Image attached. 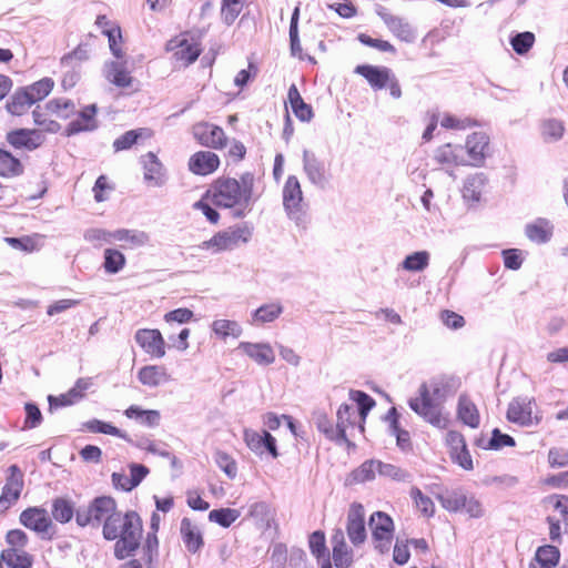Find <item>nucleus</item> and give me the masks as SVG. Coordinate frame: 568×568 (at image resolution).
<instances>
[{
  "instance_id": "f257e3e1",
  "label": "nucleus",
  "mask_w": 568,
  "mask_h": 568,
  "mask_svg": "<svg viewBox=\"0 0 568 568\" xmlns=\"http://www.w3.org/2000/svg\"><path fill=\"white\" fill-rule=\"evenodd\" d=\"M254 174L245 172L240 180L217 179L206 192V196L219 207L234 209L233 216L244 217L252 210Z\"/></svg>"
},
{
  "instance_id": "f03ea898",
  "label": "nucleus",
  "mask_w": 568,
  "mask_h": 568,
  "mask_svg": "<svg viewBox=\"0 0 568 568\" xmlns=\"http://www.w3.org/2000/svg\"><path fill=\"white\" fill-rule=\"evenodd\" d=\"M459 387V381L455 377H440L419 386V396L410 398L409 407L426 422L438 428L447 426V418L442 415L440 406L436 402L444 400L454 395Z\"/></svg>"
},
{
  "instance_id": "7ed1b4c3",
  "label": "nucleus",
  "mask_w": 568,
  "mask_h": 568,
  "mask_svg": "<svg viewBox=\"0 0 568 568\" xmlns=\"http://www.w3.org/2000/svg\"><path fill=\"white\" fill-rule=\"evenodd\" d=\"M142 520L138 513H119L115 518L102 526L105 540H115L114 557L119 560L132 557L141 545Z\"/></svg>"
},
{
  "instance_id": "20e7f679",
  "label": "nucleus",
  "mask_w": 568,
  "mask_h": 568,
  "mask_svg": "<svg viewBox=\"0 0 568 568\" xmlns=\"http://www.w3.org/2000/svg\"><path fill=\"white\" fill-rule=\"evenodd\" d=\"M120 511L116 503L112 497H95L88 506L79 507L75 510V521L80 527L93 526L99 527L101 524L106 525L115 518Z\"/></svg>"
},
{
  "instance_id": "39448f33",
  "label": "nucleus",
  "mask_w": 568,
  "mask_h": 568,
  "mask_svg": "<svg viewBox=\"0 0 568 568\" xmlns=\"http://www.w3.org/2000/svg\"><path fill=\"white\" fill-rule=\"evenodd\" d=\"M283 207L290 220L297 226L307 222V205L304 202L301 183L295 175H288L283 186Z\"/></svg>"
},
{
  "instance_id": "423d86ee",
  "label": "nucleus",
  "mask_w": 568,
  "mask_h": 568,
  "mask_svg": "<svg viewBox=\"0 0 568 568\" xmlns=\"http://www.w3.org/2000/svg\"><path fill=\"white\" fill-rule=\"evenodd\" d=\"M251 236L252 227L243 223L216 233L212 239L204 241L200 247L202 250H213L214 253L230 251L247 243Z\"/></svg>"
},
{
  "instance_id": "0eeeda50",
  "label": "nucleus",
  "mask_w": 568,
  "mask_h": 568,
  "mask_svg": "<svg viewBox=\"0 0 568 568\" xmlns=\"http://www.w3.org/2000/svg\"><path fill=\"white\" fill-rule=\"evenodd\" d=\"M375 548L384 554L389 550L394 532V523L390 516L383 511H375L369 518Z\"/></svg>"
},
{
  "instance_id": "6e6552de",
  "label": "nucleus",
  "mask_w": 568,
  "mask_h": 568,
  "mask_svg": "<svg viewBox=\"0 0 568 568\" xmlns=\"http://www.w3.org/2000/svg\"><path fill=\"white\" fill-rule=\"evenodd\" d=\"M535 402L528 397L514 398L507 409V419L520 426L530 427L540 423L541 416L534 412Z\"/></svg>"
},
{
  "instance_id": "1a4fd4ad",
  "label": "nucleus",
  "mask_w": 568,
  "mask_h": 568,
  "mask_svg": "<svg viewBox=\"0 0 568 568\" xmlns=\"http://www.w3.org/2000/svg\"><path fill=\"white\" fill-rule=\"evenodd\" d=\"M376 13L392 34L400 41L413 43L417 39L416 29L407 19L392 14L386 8L381 6L376 9Z\"/></svg>"
},
{
  "instance_id": "9d476101",
  "label": "nucleus",
  "mask_w": 568,
  "mask_h": 568,
  "mask_svg": "<svg viewBox=\"0 0 568 568\" xmlns=\"http://www.w3.org/2000/svg\"><path fill=\"white\" fill-rule=\"evenodd\" d=\"M7 142L17 150L34 151L45 141V134L37 129H16L7 133Z\"/></svg>"
},
{
  "instance_id": "9b49d317",
  "label": "nucleus",
  "mask_w": 568,
  "mask_h": 568,
  "mask_svg": "<svg viewBox=\"0 0 568 568\" xmlns=\"http://www.w3.org/2000/svg\"><path fill=\"white\" fill-rule=\"evenodd\" d=\"M303 170L311 184L324 190L329 183L325 163L308 150L303 152Z\"/></svg>"
},
{
  "instance_id": "f8f14e48",
  "label": "nucleus",
  "mask_w": 568,
  "mask_h": 568,
  "mask_svg": "<svg viewBox=\"0 0 568 568\" xmlns=\"http://www.w3.org/2000/svg\"><path fill=\"white\" fill-rule=\"evenodd\" d=\"M193 135L203 146L212 149H222L226 143L224 130L209 122H200L193 125Z\"/></svg>"
},
{
  "instance_id": "ddd939ff",
  "label": "nucleus",
  "mask_w": 568,
  "mask_h": 568,
  "mask_svg": "<svg viewBox=\"0 0 568 568\" xmlns=\"http://www.w3.org/2000/svg\"><path fill=\"white\" fill-rule=\"evenodd\" d=\"M347 536L354 546L362 545L366 539L365 510L363 505L353 503L347 514Z\"/></svg>"
},
{
  "instance_id": "4468645a",
  "label": "nucleus",
  "mask_w": 568,
  "mask_h": 568,
  "mask_svg": "<svg viewBox=\"0 0 568 568\" xmlns=\"http://www.w3.org/2000/svg\"><path fill=\"white\" fill-rule=\"evenodd\" d=\"M244 442L256 455H263L267 452L273 458L278 457L276 439L267 430L260 434L253 429H244Z\"/></svg>"
},
{
  "instance_id": "2eb2a0df",
  "label": "nucleus",
  "mask_w": 568,
  "mask_h": 568,
  "mask_svg": "<svg viewBox=\"0 0 568 568\" xmlns=\"http://www.w3.org/2000/svg\"><path fill=\"white\" fill-rule=\"evenodd\" d=\"M134 338L149 355L156 358H161L165 355V342L159 329H138Z\"/></svg>"
},
{
  "instance_id": "dca6fc26",
  "label": "nucleus",
  "mask_w": 568,
  "mask_h": 568,
  "mask_svg": "<svg viewBox=\"0 0 568 568\" xmlns=\"http://www.w3.org/2000/svg\"><path fill=\"white\" fill-rule=\"evenodd\" d=\"M9 476L0 496V508H8L16 503L23 488V474L17 465L9 467Z\"/></svg>"
},
{
  "instance_id": "f3484780",
  "label": "nucleus",
  "mask_w": 568,
  "mask_h": 568,
  "mask_svg": "<svg viewBox=\"0 0 568 568\" xmlns=\"http://www.w3.org/2000/svg\"><path fill=\"white\" fill-rule=\"evenodd\" d=\"M19 520L26 528L40 535L48 534L49 529L52 527L48 511L41 507H29L24 509L20 514Z\"/></svg>"
},
{
  "instance_id": "a211bd4d",
  "label": "nucleus",
  "mask_w": 568,
  "mask_h": 568,
  "mask_svg": "<svg viewBox=\"0 0 568 568\" xmlns=\"http://www.w3.org/2000/svg\"><path fill=\"white\" fill-rule=\"evenodd\" d=\"M103 73L105 79L118 88H130L134 82L126 59L105 62Z\"/></svg>"
},
{
  "instance_id": "6ab92c4d",
  "label": "nucleus",
  "mask_w": 568,
  "mask_h": 568,
  "mask_svg": "<svg viewBox=\"0 0 568 568\" xmlns=\"http://www.w3.org/2000/svg\"><path fill=\"white\" fill-rule=\"evenodd\" d=\"M140 162L144 170L143 179L149 185L160 187L165 184V169L153 152L143 154L140 159Z\"/></svg>"
},
{
  "instance_id": "aec40b11",
  "label": "nucleus",
  "mask_w": 568,
  "mask_h": 568,
  "mask_svg": "<svg viewBox=\"0 0 568 568\" xmlns=\"http://www.w3.org/2000/svg\"><path fill=\"white\" fill-rule=\"evenodd\" d=\"M98 108L95 104L84 106L75 119L70 121L65 128L67 135H74L80 132L93 131L98 128V121L95 118Z\"/></svg>"
},
{
  "instance_id": "412c9836",
  "label": "nucleus",
  "mask_w": 568,
  "mask_h": 568,
  "mask_svg": "<svg viewBox=\"0 0 568 568\" xmlns=\"http://www.w3.org/2000/svg\"><path fill=\"white\" fill-rule=\"evenodd\" d=\"M489 138L484 132H475L467 138L466 150L469 156L468 164L478 166L486 158V150L488 149Z\"/></svg>"
},
{
  "instance_id": "4be33fe9",
  "label": "nucleus",
  "mask_w": 568,
  "mask_h": 568,
  "mask_svg": "<svg viewBox=\"0 0 568 568\" xmlns=\"http://www.w3.org/2000/svg\"><path fill=\"white\" fill-rule=\"evenodd\" d=\"M220 165L219 156L211 151H199L189 161V169L197 175L213 173Z\"/></svg>"
},
{
  "instance_id": "5701e85b",
  "label": "nucleus",
  "mask_w": 568,
  "mask_h": 568,
  "mask_svg": "<svg viewBox=\"0 0 568 568\" xmlns=\"http://www.w3.org/2000/svg\"><path fill=\"white\" fill-rule=\"evenodd\" d=\"M239 348L258 365H271L275 361L274 351L267 343L241 342Z\"/></svg>"
},
{
  "instance_id": "b1692460",
  "label": "nucleus",
  "mask_w": 568,
  "mask_h": 568,
  "mask_svg": "<svg viewBox=\"0 0 568 568\" xmlns=\"http://www.w3.org/2000/svg\"><path fill=\"white\" fill-rule=\"evenodd\" d=\"M33 557L24 549L6 548L0 554V568H31Z\"/></svg>"
},
{
  "instance_id": "393cba45",
  "label": "nucleus",
  "mask_w": 568,
  "mask_h": 568,
  "mask_svg": "<svg viewBox=\"0 0 568 568\" xmlns=\"http://www.w3.org/2000/svg\"><path fill=\"white\" fill-rule=\"evenodd\" d=\"M355 72L364 77L371 87L376 90L384 89L393 73L388 68H378L368 64L357 65Z\"/></svg>"
},
{
  "instance_id": "a878e982",
  "label": "nucleus",
  "mask_w": 568,
  "mask_h": 568,
  "mask_svg": "<svg viewBox=\"0 0 568 568\" xmlns=\"http://www.w3.org/2000/svg\"><path fill=\"white\" fill-rule=\"evenodd\" d=\"M287 100L293 113L300 121L308 122L313 119L312 106L304 102L295 84H291L288 88Z\"/></svg>"
},
{
  "instance_id": "bb28decb",
  "label": "nucleus",
  "mask_w": 568,
  "mask_h": 568,
  "mask_svg": "<svg viewBox=\"0 0 568 568\" xmlns=\"http://www.w3.org/2000/svg\"><path fill=\"white\" fill-rule=\"evenodd\" d=\"M138 379L141 384L149 387H158L170 379L166 369L163 366L148 365L140 368Z\"/></svg>"
},
{
  "instance_id": "cd10ccee",
  "label": "nucleus",
  "mask_w": 568,
  "mask_h": 568,
  "mask_svg": "<svg viewBox=\"0 0 568 568\" xmlns=\"http://www.w3.org/2000/svg\"><path fill=\"white\" fill-rule=\"evenodd\" d=\"M457 415L465 425L471 428L479 426L480 417L478 409L474 402L466 395H462L458 399Z\"/></svg>"
},
{
  "instance_id": "c85d7f7f",
  "label": "nucleus",
  "mask_w": 568,
  "mask_h": 568,
  "mask_svg": "<svg viewBox=\"0 0 568 568\" xmlns=\"http://www.w3.org/2000/svg\"><path fill=\"white\" fill-rule=\"evenodd\" d=\"M181 535L190 552L195 554L203 546V537L200 529L189 518H183L181 521Z\"/></svg>"
},
{
  "instance_id": "c756f323",
  "label": "nucleus",
  "mask_w": 568,
  "mask_h": 568,
  "mask_svg": "<svg viewBox=\"0 0 568 568\" xmlns=\"http://www.w3.org/2000/svg\"><path fill=\"white\" fill-rule=\"evenodd\" d=\"M526 236L535 243H546L552 235V225L546 219H537L534 223L527 224Z\"/></svg>"
},
{
  "instance_id": "7c9ffc66",
  "label": "nucleus",
  "mask_w": 568,
  "mask_h": 568,
  "mask_svg": "<svg viewBox=\"0 0 568 568\" xmlns=\"http://www.w3.org/2000/svg\"><path fill=\"white\" fill-rule=\"evenodd\" d=\"M124 415L130 419H135L148 427H156L161 420V414L156 409H142L136 405H131L125 409Z\"/></svg>"
},
{
  "instance_id": "2f4dec72",
  "label": "nucleus",
  "mask_w": 568,
  "mask_h": 568,
  "mask_svg": "<svg viewBox=\"0 0 568 568\" xmlns=\"http://www.w3.org/2000/svg\"><path fill=\"white\" fill-rule=\"evenodd\" d=\"M487 179L484 173H476L466 179L463 196L464 199L473 202H479L484 187L486 185Z\"/></svg>"
},
{
  "instance_id": "473e14b6",
  "label": "nucleus",
  "mask_w": 568,
  "mask_h": 568,
  "mask_svg": "<svg viewBox=\"0 0 568 568\" xmlns=\"http://www.w3.org/2000/svg\"><path fill=\"white\" fill-rule=\"evenodd\" d=\"M465 496L466 494H464L462 489H446L445 491L437 494L436 498L443 508L452 513H457L463 509Z\"/></svg>"
},
{
  "instance_id": "72a5a7b5",
  "label": "nucleus",
  "mask_w": 568,
  "mask_h": 568,
  "mask_svg": "<svg viewBox=\"0 0 568 568\" xmlns=\"http://www.w3.org/2000/svg\"><path fill=\"white\" fill-rule=\"evenodd\" d=\"M24 168L19 159L9 151L0 149V175L3 178H14L23 173Z\"/></svg>"
},
{
  "instance_id": "f704fd0d",
  "label": "nucleus",
  "mask_w": 568,
  "mask_h": 568,
  "mask_svg": "<svg viewBox=\"0 0 568 568\" xmlns=\"http://www.w3.org/2000/svg\"><path fill=\"white\" fill-rule=\"evenodd\" d=\"M355 415V410L352 405L349 404H342L336 413V428L339 433V436L344 444H347L348 446L352 444L346 436V429L348 426L354 425L353 417Z\"/></svg>"
},
{
  "instance_id": "c9c22d12",
  "label": "nucleus",
  "mask_w": 568,
  "mask_h": 568,
  "mask_svg": "<svg viewBox=\"0 0 568 568\" xmlns=\"http://www.w3.org/2000/svg\"><path fill=\"white\" fill-rule=\"evenodd\" d=\"M32 104V98L28 94L24 88L17 90L11 99L7 102V110L13 115L23 114Z\"/></svg>"
},
{
  "instance_id": "e433bc0d",
  "label": "nucleus",
  "mask_w": 568,
  "mask_h": 568,
  "mask_svg": "<svg viewBox=\"0 0 568 568\" xmlns=\"http://www.w3.org/2000/svg\"><path fill=\"white\" fill-rule=\"evenodd\" d=\"M83 429H87L91 433H101V434L116 436V437H120V438L126 440L128 443H131V438L125 433H123L118 427H115L109 423L102 422L100 419L94 418V419L85 422L83 424Z\"/></svg>"
},
{
  "instance_id": "4c0bfd02",
  "label": "nucleus",
  "mask_w": 568,
  "mask_h": 568,
  "mask_svg": "<svg viewBox=\"0 0 568 568\" xmlns=\"http://www.w3.org/2000/svg\"><path fill=\"white\" fill-rule=\"evenodd\" d=\"M377 474V460H365L361 466L351 473V483L362 484L375 479Z\"/></svg>"
},
{
  "instance_id": "58836bf2",
  "label": "nucleus",
  "mask_w": 568,
  "mask_h": 568,
  "mask_svg": "<svg viewBox=\"0 0 568 568\" xmlns=\"http://www.w3.org/2000/svg\"><path fill=\"white\" fill-rule=\"evenodd\" d=\"M51 514L57 521L65 524L72 519L75 513L72 501L65 498H55L52 501Z\"/></svg>"
},
{
  "instance_id": "ea45409f",
  "label": "nucleus",
  "mask_w": 568,
  "mask_h": 568,
  "mask_svg": "<svg viewBox=\"0 0 568 568\" xmlns=\"http://www.w3.org/2000/svg\"><path fill=\"white\" fill-rule=\"evenodd\" d=\"M463 152L462 146H454L450 143H447L436 150L435 160L438 163H454V164H465L463 160L459 159L460 153Z\"/></svg>"
},
{
  "instance_id": "a19ab883",
  "label": "nucleus",
  "mask_w": 568,
  "mask_h": 568,
  "mask_svg": "<svg viewBox=\"0 0 568 568\" xmlns=\"http://www.w3.org/2000/svg\"><path fill=\"white\" fill-rule=\"evenodd\" d=\"M241 516L240 510L234 508H220L213 509L209 514V520L220 525L223 528H229Z\"/></svg>"
},
{
  "instance_id": "79ce46f5",
  "label": "nucleus",
  "mask_w": 568,
  "mask_h": 568,
  "mask_svg": "<svg viewBox=\"0 0 568 568\" xmlns=\"http://www.w3.org/2000/svg\"><path fill=\"white\" fill-rule=\"evenodd\" d=\"M429 264V253L418 251L407 255L402 262V267L409 272H422Z\"/></svg>"
},
{
  "instance_id": "37998d69",
  "label": "nucleus",
  "mask_w": 568,
  "mask_h": 568,
  "mask_svg": "<svg viewBox=\"0 0 568 568\" xmlns=\"http://www.w3.org/2000/svg\"><path fill=\"white\" fill-rule=\"evenodd\" d=\"M125 256L115 248L104 250V271L109 274L119 273L125 265Z\"/></svg>"
},
{
  "instance_id": "c03bdc74",
  "label": "nucleus",
  "mask_w": 568,
  "mask_h": 568,
  "mask_svg": "<svg viewBox=\"0 0 568 568\" xmlns=\"http://www.w3.org/2000/svg\"><path fill=\"white\" fill-rule=\"evenodd\" d=\"M212 331L221 338H226L227 336L236 338L242 334L241 325L230 320H215L212 323Z\"/></svg>"
},
{
  "instance_id": "a18cd8bd",
  "label": "nucleus",
  "mask_w": 568,
  "mask_h": 568,
  "mask_svg": "<svg viewBox=\"0 0 568 568\" xmlns=\"http://www.w3.org/2000/svg\"><path fill=\"white\" fill-rule=\"evenodd\" d=\"M283 312L278 303L264 304L253 313V323H270L275 321Z\"/></svg>"
},
{
  "instance_id": "49530a36",
  "label": "nucleus",
  "mask_w": 568,
  "mask_h": 568,
  "mask_svg": "<svg viewBox=\"0 0 568 568\" xmlns=\"http://www.w3.org/2000/svg\"><path fill=\"white\" fill-rule=\"evenodd\" d=\"M114 241H125L133 246H143L149 242V235L143 231L120 229L113 231Z\"/></svg>"
},
{
  "instance_id": "de8ad7c7",
  "label": "nucleus",
  "mask_w": 568,
  "mask_h": 568,
  "mask_svg": "<svg viewBox=\"0 0 568 568\" xmlns=\"http://www.w3.org/2000/svg\"><path fill=\"white\" fill-rule=\"evenodd\" d=\"M244 7L243 0H222L221 18L226 26H231L240 16Z\"/></svg>"
},
{
  "instance_id": "09e8293b",
  "label": "nucleus",
  "mask_w": 568,
  "mask_h": 568,
  "mask_svg": "<svg viewBox=\"0 0 568 568\" xmlns=\"http://www.w3.org/2000/svg\"><path fill=\"white\" fill-rule=\"evenodd\" d=\"M248 516L261 526L270 527L272 518L270 505L265 501H255L248 507Z\"/></svg>"
},
{
  "instance_id": "8fccbe9b",
  "label": "nucleus",
  "mask_w": 568,
  "mask_h": 568,
  "mask_svg": "<svg viewBox=\"0 0 568 568\" xmlns=\"http://www.w3.org/2000/svg\"><path fill=\"white\" fill-rule=\"evenodd\" d=\"M103 34L108 37L109 48L116 60L126 59L122 50V33L120 27H112L103 30Z\"/></svg>"
},
{
  "instance_id": "3c124183",
  "label": "nucleus",
  "mask_w": 568,
  "mask_h": 568,
  "mask_svg": "<svg viewBox=\"0 0 568 568\" xmlns=\"http://www.w3.org/2000/svg\"><path fill=\"white\" fill-rule=\"evenodd\" d=\"M148 129H138V130H130L126 131L124 134L119 136L113 142L114 150L123 151L130 149L132 145H134L140 138L144 135V133H148Z\"/></svg>"
},
{
  "instance_id": "603ef678",
  "label": "nucleus",
  "mask_w": 568,
  "mask_h": 568,
  "mask_svg": "<svg viewBox=\"0 0 568 568\" xmlns=\"http://www.w3.org/2000/svg\"><path fill=\"white\" fill-rule=\"evenodd\" d=\"M349 398L357 404L358 414L364 422L369 410L375 406V400L365 392L354 389L349 392Z\"/></svg>"
},
{
  "instance_id": "864d4df0",
  "label": "nucleus",
  "mask_w": 568,
  "mask_h": 568,
  "mask_svg": "<svg viewBox=\"0 0 568 568\" xmlns=\"http://www.w3.org/2000/svg\"><path fill=\"white\" fill-rule=\"evenodd\" d=\"M534 558L542 564L548 565L550 568H555L559 562L560 552L556 546L544 545L538 547Z\"/></svg>"
},
{
  "instance_id": "5fc2aeb1",
  "label": "nucleus",
  "mask_w": 568,
  "mask_h": 568,
  "mask_svg": "<svg viewBox=\"0 0 568 568\" xmlns=\"http://www.w3.org/2000/svg\"><path fill=\"white\" fill-rule=\"evenodd\" d=\"M48 110L62 119H68L75 114V104L69 99H54L48 102Z\"/></svg>"
},
{
  "instance_id": "6e6d98bb",
  "label": "nucleus",
  "mask_w": 568,
  "mask_h": 568,
  "mask_svg": "<svg viewBox=\"0 0 568 568\" xmlns=\"http://www.w3.org/2000/svg\"><path fill=\"white\" fill-rule=\"evenodd\" d=\"M53 88V81L50 78L41 79L33 84L24 88L28 94L32 98L33 102H38L44 99L51 92Z\"/></svg>"
},
{
  "instance_id": "4d7b16f0",
  "label": "nucleus",
  "mask_w": 568,
  "mask_h": 568,
  "mask_svg": "<svg viewBox=\"0 0 568 568\" xmlns=\"http://www.w3.org/2000/svg\"><path fill=\"white\" fill-rule=\"evenodd\" d=\"M410 497L414 500L416 507L427 517H432L435 513V505L433 500L424 495L417 487L410 489Z\"/></svg>"
},
{
  "instance_id": "13d9d810",
  "label": "nucleus",
  "mask_w": 568,
  "mask_h": 568,
  "mask_svg": "<svg viewBox=\"0 0 568 568\" xmlns=\"http://www.w3.org/2000/svg\"><path fill=\"white\" fill-rule=\"evenodd\" d=\"M83 237L95 246H101L104 243H112L114 241L113 232L98 227L87 230Z\"/></svg>"
},
{
  "instance_id": "bf43d9fd",
  "label": "nucleus",
  "mask_w": 568,
  "mask_h": 568,
  "mask_svg": "<svg viewBox=\"0 0 568 568\" xmlns=\"http://www.w3.org/2000/svg\"><path fill=\"white\" fill-rule=\"evenodd\" d=\"M316 427L321 433H323L326 436L327 439L333 440L337 444H344L336 428V425L334 426L326 415L317 416Z\"/></svg>"
},
{
  "instance_id": "052dcab7",
  "label": "nucleus",
  "mask_w": 568,
  "mask_h": 568,
  "mask_svg": "<svg viewBox=\"0 0 568 568\" xmlns=\"http://www.w3.org/2000/svg\"><path fill=\"white\" fill-rule=\"evenodd\" d=\"M377 474L382 477L392 478L398 481H406L409 477L408 473L402 468L377 460Z\"/></svg>"
},
{
  "instance_id": "680f3d73",
  "label": "nucleus",
  "mask_w": 568,
  "mask_h": 568,
  "mask_svg": "<svg viewBox=\"0 0 568 568\" xmlns=\"http://www.w3.org/2000/svg\"><path fill=\"white\" fill-rule=\"evenodd\" d=\"M214 460L219 468L223 470L229 478L233 479L236 477V463L229 454L217 450L214 455Z\"/></svg>"
},
{
  "instance_id": "e2e57ef3",
  "label": "nucleus",
  "mask_w": 568,
  "mask_h": 568,
  "mask_svg": "<svg viewBox=\"0 0 568 568\" xmlns=\"http://www.w3.org/2000/svg\"><path fill=\"white\" fill-rule=\"evenodd\" d=\"M535 42L534 33L526 31L514 36L510 40L514 51L518 54H525L529 51Z\"/></svg>"
},
{
  "instance_id": "0e129e2a",
  "label": "nucleus",
  "mask_w": 568,
  "mask_h": 568,
  "mask_svg": "<svg viewBox=\"0 0 568 568\" xmlns=\"http://www.w3.org/2000/svg\"><path fill=\"white\" fill-rule=\"evenodd\" d=\"M565 126L559 120H547L542 123L541 134L545 141H557L561 139Z\"/></svg>"
},
{
  "instance_id": "69168bd1",
  "label": "nucleus",
  "mask_w": 568,
  "mask_h": 568,
  "mask_svg": "<svg viewBox=\"0 0 568 568\" xmlns=\"http://www.w3.org/2000/svg\"><path fill=\"white\" fill-rule=\"evenodd\" d=\"M333 561L337 568H347L353 562V551L347 547V545L334 546Z\"/></svg>"
},
{
  "instance_id": "338daca9",
  "label": "nucleus",
  "mask_w": 568,
  "mask_h": 568,
  "mask_svg": "<svg viewBox=\"0 0 568 568\" xmlns=\"http://www.w3.org/2000/svg\"><path fill=\"white\" fill-rule=\"evenodd\" d=\"M515 439L507 435L501 433L498 428L493 429L491 432V438L489 439L487 446H485L486 449H494L498 450L505 446L513 447L515 446Z\"/></svg>"
},
{
  "instance_id": "774afa93",
  "label": "nucleus",
  "mask_w": 568,
  "mask_h": 568,
  "mask_svg": "<svg viewBox=\"0 0 568 568\" xmlns=\"http://www.w3.org/2000/svg\"><path fill=\"white\" fill-rule=\"evenodd\" d=\"M548 463L552 468H560L568 465V447H552L548 452Z\"/></svg>"
}]
</instances>
